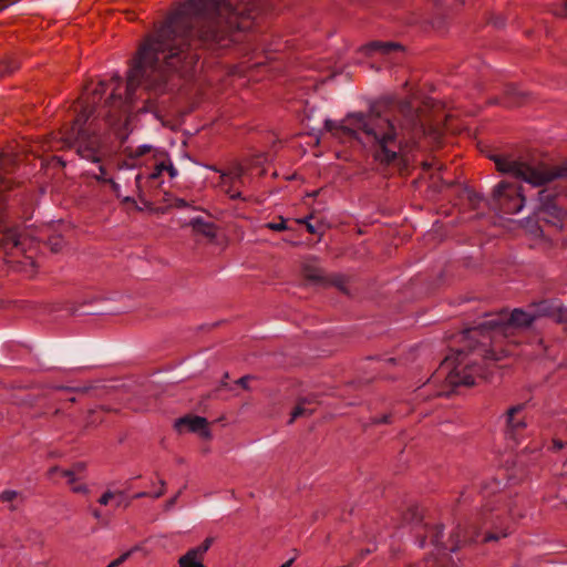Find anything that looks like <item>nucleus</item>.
Masks as SVG:
<instances>
[{"label":"nucleus","mask_w":567,"mask_h":567,"mask_svg":"<svg viewBox=\"0 0 567 567\" xmlns=\"http://www.w3.org/2000/svg\"><path fill=\"white\" fill-rule=\"evenodd\" d=\"M258 0H179L165 19L154 24L132 59L125 94L122 79L115 74L95 85L89 83L76 102L72 125L61 138L63 147L76 146L78 154L99 161L94 120L110 124L126 111L134 91L163 93L168 74H189L199 60L198 47L220 44L234 31H247L259 14Z\"/></svg>","instance_id":"nucleus-1"},{"label":"nucleus","mask_w":567,"mask_h":567,"mask_svg":"<svg viewBox=\"0 0 567 567\" xmlns=\"http://www.w3.org/2000/svg\"><path fill=\"white\" fill-rule=\"evenodd\" d=\"M537 317H548L556 323H567V309L555 301L543 300L535 305V313L530 315L522 309H514L509 315L501 312L496 318L485 320L477 327L464 331V339L472 340L481 337L468 350H456L444 360V365L451 368L446 381L452 386H472L477 378L485 375V360H499L494 350L489 349L492 342L502 337L514 334L519 328L532 326Z\"/></svg>","instance_id":"nucleus-2"},{"label":"nucleus","mask_w":567,"mask_h":567,"mask_svg":"<svg viewBox=\"0 0 567 567\" xmlns=\"http://www.w3.org/2000/svg\"><path fill=\"white\" fill-rule=\"evenodd\" d=\"M324 127L336 137L359 140V133H363L371 144L374 161L383 165L406 162L411 152L409 144L399 140L394 124L380 115L351 113L339 123L327 120Z\"/></svg>","instance_id":"nucleus-3"},{"label":"nucleus","mask_w":567,"mask_h":567,"mask_svg":"<svg viewBox=\"0 0 567 567\" xmlns=\"http://www.w3.org/2000/svg\"><path fill=\"white\" fill-rule=\"evenodd\" d=\"M504 494H497L493 501L486 502L474 522L458 525L451 535V551L471 543H489L507 537L509 526L507 524L508 511L499 504L504 501Z\"/></svg>","instance_id":"nucleus-4"},{"label":"nucleus","mask_w":567,"mask_h":567,"mask_svg":"<svg viewBox=\"0 0 567 567\" xmlns=\"http://www.w3.org/2000/svg\"><path fill=\"white\" fill-rule=\"evenodd\" d=\"M489 158L499 173L508 174L537 187L567 176V168L550 166L544 162L527 161L523 157L515 158L507 154H493Z\"/></svg>","instance_id":"nucleus-5"},{"label":"nucleus","mask_w":567,"mask_h":567,"mask_svg":"<svg viewBox=\"0 0 567 567\" xmlns=\"http://www.w3.org/2000/svg\"><path fill=\"white\" fill-rule=\"evenodd\" d=\"M492 198L495 207L504 214H517L525 204L523 187L511 182L502 181L493 189Z\"/></svg>","instance_id":"nucleus-6"},{"label":"nucleus","mask_w":567,"mask_h":567,"mask_svg":"<svg viewBox=\"0 0 567 567\" xmlns=\"http://www.w3.org/2000/svg\"><path fill=\"white\" fill-rule=\"evenodd\" d=\"M505 417V439L518 444L524 437L527 429V421L525 415V404H517L508 408L504 414Z\"/></svg>","instance_id":"nucleus-7"},{"label":"nucleus","mask_w":567,"mask_h":567,"mask_svg":"<svg viewBox=\"0 0 567 567\" xmlns=\"http://www.w3.org/2000/svg\"><path fill=\"white\" fill-rule=\"evenodd\" d=\"M244 168L236 166L228 172H221L219 186L230 199H245L241 196Z\"/></svg>","instance_id":"nucleus-8"},{"label":"nucleus","mask_w":567,"mask_h":567,"mask_svg":"<svg viewBox=\"0 0 567 567\" xmlns=\"http://www.w3.org/2000/svg\"><path fill=\"white\" fill-rule=\"evenodd\" d=\"M174 427L178 432H183V429L186 427L188 432L199 433L204 439H210L212 436L207 419L199 415L178 417L174 423Z\"/></svg>","instance_id":"nucleus-9"},{"label":"nucleus","mask_w":567,"mask_h":567,"mask_svg":"<svg viewBox=\"0 0 567 567\" xmlns=\"http://www.w3.org/2000/svg\"><path fill=\"white\" fill-rule=\"evenodd\" d=\"M47 477L54 483H58L55 480L56 476L65 478L68 485L70 486L71 491L76 494H86L89 492V488L86 484L79 482V477H76L73 472H71L69 468H62L60 466H52L47 471Z\"/></svg>","instance_id":"nucleus-10"},{"label":"nucleus","mask_w":567,"mask_h":567,"mask_svg":"<svg viewBox=\"0 0 567 567\" xmlns=\"http://www.w3.org/2000/svg\"><path fill=\"white\" fill-rule=\"evenodd\" d=\"M213 544V538L207 537L199 546L189 549L178 559L179 567H206L203 563L205 554Z\"/></svg>","instance_id":"nucleus-11"},{"label":"nucleus","mask_w":567,"mask_h":567,"mask_svg":"<svg viewBox=\"0 0 567 567\" xmlns=\"http://www.w3.org/2000/svg\"><path fill=\"white\" fill-rule=\"evenodd\" d=\"M363 51L369 54L390 55L396 51H403V47L393 41H371L363 45Z\"/></svg>","instance_id":"nucleus-12"},{"label":"nucleus","mask_w":567,"mask_h":567,"mask_svg":"<svg viewBox=\"0 0 567 567\" xmlns=\"http://www.w3.org/2000/svg\"><path fill=\"white\" fill-rule=\"evenodd\" d=\"M302 275L307 281H309L313 285H319V286H328L329 285V281L323 276L322 270L316 266L305 265L302 268Z\"/></svg>","instance_id":"nucleus-13"},{"label":"nucleus","mask_w":567,"mask_h":567,"mask_svg":"<svg viewBox=\"0 0 567 567\" xmlns=\"http://www.w3.org/2000/svg\"><path fill=\"white\" fill-rule=\"evenodd\" d=\"M19 61L13 56L0 60V78L7 76L19 69Z\"/></svg>","instance_id":"nucleus-14"},{"label":"nucleus","mask_w":567,"mask_h":567,"mask_svg":"<svg viewBox=\"0 0 567 567\" xmlns=\"http://www.w3.org/2000/svg\"><path fill=\"white\" fill-rule=\"evenodd\" d=\"M117 497V502H116V506H121L122 504V501L124 498V492H111V491H106L105 493H103L101 495V497L99 498V503L103 506H106L111 499L113 498H116Z\"/></svg>","instance_id":"nucleus-15"},{"label":"nucleus","mask_w":567,"mask_h":567,"mask_svg":"<svg viewBox=\"0 0 567 567\" xmlns=\"http://www.w3.org/2000/svg\"><path fill=\"white\" fill-rule=\"evenodd\" d=\"M432 534V544L435 547H439L441 539L443 537V527L441 525H435L429 528Z\"/></svg>","instance_id":"nucleus-16"},{"label":"nucleus","mask_w":567,"mask_h":567,"mask_svg":"<svg viewBox=\"0 0 567 567\" xmlns=\"http://www.w3.org/2000/svg\"><path fill=\"white\" fill-rule=\"evenodd\" d=\"M311 414H312V411L305 409L301 404H298L291 412V417L288 421V423L292 424L297 417L303 416V415H311Z\"/></svg>","instance_id":"nucleus-17"},{"label":"nucleus","mask_w":567,"mask_h":567,"mask_svg":"<svg viewBox=\"0 0 567 567\" xmlns=\"http://www.w3.org/2000/svg\"><path fill=\"white\" fill-rule=\"evenodd\" d=\"M48 245L50 246L53 252H58L62 249L64 240L61 236H52L49 238Z\"/></svg>","instance_id":"nucleus-18"},{"label":"nucleus","mask_w":567,"mask_h":567,"mask_svg":"<svg viewBox=\"0 0 567 567\" xmlns=\"http://www.w3.org/2000/svg\"><path fill=\"white\" fill-rule=\"evenodd\" d=\"M19 493L13 489H4L0 494V501L3 503H11L18 497Z\"/></svg>","instance_id":"nucleus-19"},{"label":"nucleus","mask_w":567,"mask_h":567,"mask_svg":"<svg viewBox=\"0 0 567 567\" xmlns=\"http://www.w3.org/2000/svg\"><path fill=\"white\" fill-rule=\"evenodd\" d=\"M69 470L78 477V475L86 472V464L84 462H76Z\"/></svg>","instance_id":"nucleus-20"},{"label":"nucleus","mask_w":567,"mask_h":567,"mask_svg":"<svg viewBox=\"0 0 567 567\" xmlns=\"http://www.w3.org/2000/svg\"><path fill=\"white\" fill-rule=\"evenodd\" d=\"M266 227L271 230L282 231L287 229V224L284 218H280L279 223H268Z\"/></svg>","instance_id":"nucleus-21"},{"label":"nucleus","mask_w":567,"mask_h":567,"mask_svg":"<svg viewBox=\"0 0 567 567\" xmlns=\"http://www.w3.org/2000/svg\"><path fill=\"white\" fill-rule=\"evenodd\" d=\"M312 218V215H309L305 218H301V219H298L297 221L299 224H303L306 225V228H307V231L309 234H316V228L313 227V225L309 221L310 219Z\"/></svg>","instance_id":"nucleus-22"},{"label":"nucleus","mask_w":567,"mask_h":567,"mask_svg":"<svg viewBox=\"0 0 567 567\" xmlns=\"http://www.w3.org/2000/svg\"><path fill=\"white\" fill-rule=\"evenodd\" d=\"M128 556H130V553H124L116 559L112 560L106 567H118L127 559Z\"/></svg>","instance_id":"nucleus-23"},{"label":"nucleus","mask_w":567,"mask_h":567,"mask_svg":"<svg viewBox=\"0 0 567 567\" xmlns=\"http://www.w3.org/2000/svg\"><path fill=\"white\" fill-rule=\"evenodd\" d=\"M250 379H252V377H251V375H244V377L239 378V379L236 381V383H237L238 385H240L243 389H245V390H249V384H248V382H249V380H250Z\"/></svg>","instance_id":"nucleus-24"},{"label":"nucleus","mask_w":567,"mask_h":567,"mask_svg":"<svg viewBox=\"0 0 567 567\" xmlns=\"http://www.w3.org/2000/svg\"><path fill=\"white\" fill-rule=\"evenodd\" d=\"M107 184H110V186H111L113 193L116 195V197L122 196L120 185L113 178H109Z\"/></svg>","instance_id":"nucleus-25"},{"label":"nucleus","mask_w":567,"mask_h":567,"mask_svg":"<svg viewBox=\"0 0 567 567\" xmlns=\"http://www.w3.org/2000/svg\"><path fill=\"white\" fill-rule=\"evenodd\" d=\"M94 177L97 181L103 182V183H107V179H109V178H106V172L103 166H99V174L94 175Z\"/></svg>","instance_id":"nucleus-26"},{"label":"nucleus","mask_w":567,"mask_h":567,"mask_svg":"<svg viewBox=\"0 0 567 567\" xmlns=\"http://www.w3.org/2000/svg\"><path fill=\"white\" fill-rule=\"evenodd\" d=\"M166 172L168 173L171 178H174L177 175V169L174 167L173 163L169 159H167Z\"/></svg>","instance_id":"nucleus-27"},{"label":"nucleus","mask_w":567,"mask_h":567,"mask_svg":"<svg viewBox=\"0 0 567 567\" xmlns=\"http://www.w3.org/2000/svg\"><path fill=\"white\" fill-rule=\"evenodd\" d=\"M390 417H391V415L384 414L381 417H377L374 420V423H377V424H388V423H390Z\"/></svg>","instance_id":"nucleus-28"},{"label":"nucleus","mask_w":567,"mask_h":567,"mask_svg":"<svg viewBox=\"0 0 567 567\" xmlns=\"http://www.w3.org/2000/svg\"><path fill=\"white\" fill-rule=\"evenodd\" d=\"M567 444V442H566ZM565 446V443L561 440L555 439L553 440V449L556 451L561 450Z\"/></svg>","instance_id":"nucleus-29"},{"label":"nucleus","mask_w":567,"mask_h":567,"mask_svg":"<svg viewBox=\"0 0 567 567\" xmlns=\"http://www.w3.org/2000/svg\"><path fill=\"white\" fill-rule=\"evenodd\" d=\"M150 151H151V147H150V146H147V145H142V146L137 147V150H136V155H137V156H141V155H143V154H145V153H147V152H150Z\"/></svg>","instance_id":"nucleus-30"},{"label":"nucleus","mask_w":567,"mask_h":567,"mask_svg":"<svg viewBox=\"0 0 567 567\" xmlns=\"http://www.w3.org/2000/svg\"><path fill=\"white\" fill-rule=\"evenodd\" d=\"M166 169H167V161H162L161 163L156 164V171H158V173H163Z\"/></svg>","instance_id":"nucleus-31"},{"label":"nucleus","mask_w":567,"mask_h":567,"mask_svg":"<svg viewBox=\"0 0 567 567\" xmlns=\"http://www.w3.org/2000/svg\"><path fill=\"white\" fill-rule=\"evenodd\" d=\"M161 485H162V488L158 492H156L153 497L158 498V497L164 495V493H165V482L161 481Z\"/></svg>","instance_id":"nucleus-32"},{"label":"nucleus","mask_w":567,"mask_h":567,"mask_svg":"<svg viewBox=\"0 0 567 567\" xmlns=\"http://www.w3.org/2000/svg\"><path fill=\"white\" fill-rule=\"evenodd\" d=\"M432 167H433V163H430V162H423V163H422V168H423L424 171H429V169H430V168H432Z\"/></svg>","instance_id":"nucleus-33"},{"label":"nucleus","mask_w":567,"mask_h":567,"mask_svg":"<svg viewBox=\"0 0 567 567\" xmlns=\"http://www.w3.org/2000/svg\"><path fill=\"white\" fill-rule=\"evenodd\" d=\"M161 174H162V173H158V171H156V167H155V168H154V172H152V173L150 174V178L155 179V178H157Z\"/></svg>","instance_id":"nucleus-34"},{"label":"nucleus","mask_w":567,"mask_h":567,"mask_svg":"<svg viewBox=\"0 0 567 567\" xmlns=\"http://www.w3.org/2000/svg\"><path fill=\"white\" fill-rule=\"evenodd\" d=\"M187 203L184 199H177V207H186Z\"/></svg>","instance_id":"nucleus-35"},{"label":"nucleus","mask_w":567,"mask_h":567,"mask_svg":"<svg viewBox=\"0 0 567 567\" xmlns=\"http://www.w3.org/2000/svg\"><path fill=\"white\" fill-rule=\"evenodd\" d=\"M147 495H148L147 493H145V492H141V493L135 494V495H134V498H142V497H145V496H147Z\"/></svg>","instance_id":"nucleus-36"},{"label":"nucleus","mask_w":567,"mask_h":567,"mask_svg":"<svg viewBox=\"0 0 567 567\" xmlns=\"http://www.w3.org/2000/svg\"><path fill=\"white\" fill-rule=\"evenodd\" d=\"M293 563V558L287 560L286 563H284L280 567H290Z\"/></svg>","instance_id":"nucleus-37"},{"label":"nucleus","mask_w":567,"mask_h":567,"mask_svg":"<svg viewBox=\"0 0 567 567\" xmlns=\"http://www.w3.org/2000/svg\"><path fill=\"white\" fill-rule=\"evenodd\" d=\"M564 14L567 17V0L564 1Z\"/></svg>","instance_id":"nucleus-38"},{"label":"nucleus","mask_w":567,"mask_h":567,"mask_svg":"<svg viewBox=\"0 0 567 567\" xmlns=\"http://www.w3.org/2000/svg\"><path fill=\"white\" fill-rule=\"evenodd\" d=\"M545 190H542L539 192V199L543 202L544 200V195H545Z\"/></svg>","instance_id":"nucleus-39"},{"label":"nucleus","mask_w":567,"mask_h":567,"mask_svg":"<svg viewBox=\"0 0 567 567\" xmlns=\"http://www.w3.org/2000/svg\"><path fill=\"white\" fill-rule=\"evenodd\" d=\"M370 553H371V550H370V549H367V550H364V551H362V553H361V556H362V557H364L365 555H368V554H370Z\"/></svg>","instance_id":"nucleus-40"},{"label":"nucleus","mask_w":567,"mask_h":567,"mask_svg":"<svg viewBox=\"0 0 567 567\" xmlns=\"http://www.w3.org/2000/svg\"><path fill=\"white\" fill-rule=\"evenodd\" d=\"M425 545V538H422L420 542V546L423 547Z\"/></svg>","instance_id":"nucleus-41"},{"label":"nucleus","mask_w":567,"mask_h":567,"mask_svg":"<svg viewBox=\"0 0 567 567\" xmlns=\"http://www.w3.org/2000/svg\"><path fill=\"white\" fill-rule=\"evenodd\" d=\"M93 515H94L96 518H99V517H100V513H99V511H94Z\"/></svg>","instance_id":"nucleus-42"},{"label":"nucleus","mask_w":567,"mask_h":567,"mask_svg":"<svg viewBox=\"0 0 567 567\" xmlns=\"http://www.w3.org/2000/svg\"><path fill=\"white\" fill-rule=\"evenodd\" d=\"M16 509H17V507L14 505L10 506V511H16Z\"/></svg>","instance_id":"nucleus-43"},{"label":"nucleus","mask_w":567,"mask_h":567,"mask_svg":"<svg viewBox=\"0 0 567 567\" xmlns=\"http://www.w3.org/2000/svg\"><path fill=\"white\" fill-rule=\"evenodd\" d=\"M30 260V264L33 266L34 261L31 258H28Z\"/></svg>","instance_id":"nucleus-44"},{"label":"nucleus","mask_w":567,"mask_h":567,"mask_svg":"<svg viewBox=\"0 0 567 567\" xmlns=\"http://www.w3.org/2000/svg\"><path fill=\"white\" fill-rule=\"evenodd\" d=\"M565 463H567V458H566V462H565Z\"/></svg>","instance_id":"nucleus-45"}]
</instances>
